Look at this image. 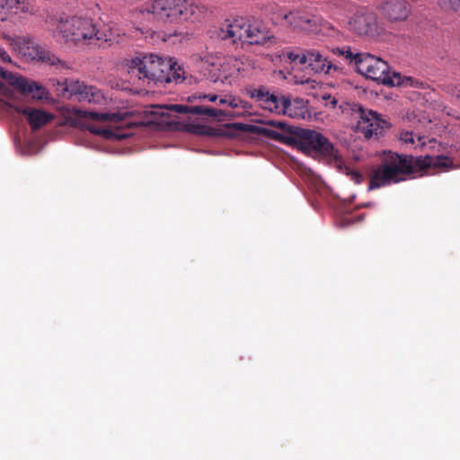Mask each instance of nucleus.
<instances>
[{"instance_id":"33","label":"nucleus","mask_w":460,"mask_h":460,"mask_svg":"<svg viewBox=\"0 0 460 460\" xmlns=\"http://www.w3.org/2000/svg\"><path fill=\"white\" fill-rule=\"evenodd\" d=\"M204 98L208 99L209 102H216L217 100V94H207V95H204Z\"/></svg>"},{"instance_id":"34","label":"nucleus","mask_w":460,"mask_h":460,"mask_svg":"<svg viewBox=\"0 0 460 460\" xmlns=\"http://www.w3.org/2000/svg\"><path fill=\"white\" fill-rule=\"evenodd\" d=\"M219 104L220 105H224V104H227L228 105V102H227V96L224 97V98H221L219 100Z\"/></svg>"},{"instance_id":"27","label":"nucleus","mask_w":460,"mask_h":460,"mask_svg":"<svg viewBox=\"0 0 460 460\" xmlns=\"http://www.w3.org/2000/svg\"><path fill=\"white\" fill-rule=\"evenodd\" d=\"M236 128H242V129H244L246 131H249V132H252V133H261V132H263V131H269L268 129H265V128H261L257 126H253V125H246V124H236Z\"/></svg>"},{"instance_id":"28","label":"nucleus","mask_w":460,"mask_h":460,"mask_svg":"<svg viewBox=\"0 0 460 460\" xmlns=\"http://www.w3.org/2000/svg\"><path fill=\"white\" fill-rule=\"evenodd\" d=\"M399 139L406 144H414V136L411 131H402Z\"/></svg>"},{"instance_id":"26","label":"nucleus","mask_w":460,"mask_h":460,"mask_svg":"<svg viewBox=\"0 0 460 460\" xmlns=\"http://www.w3.org/2000/svg\"><path fill=\"white\" fill-rule=\"evenodd\" d=\"M89 130L92 133L95 134V135L103 136L106 138H110L113 135L111 130L107 129V128H97V127H90Z\"/></svg>"},{"instance_id":"29","label":"nucleus","mask_w":460,"mask_h":460,"mask_svg":"<svg viewBox=\"0 0 460 460\" xmlns=\"http://www.w3.org/2000/svg\"><path fill=\"white\" fill-rule=\"evenodd\" d=\"M9 0H0V20L2 21H4L6 19L4 12H6Z\"/></svg>"},{"instance_id":"4","label":"nucleus","mask_w":460,"mask_h":460,"mask_svg":"<svg viewBox=\"0 0 460 460\" xmlns=\"http://www.w3.org/2000/svg\"><path fill=\"white\" fill-rule=\"evenodd\" d=\"M139 13L165 25L195 23L204 18L206 8L197 0H148L140 6Z\"/></svg>"},{"instance_id":"1","label":"nucleus","mask_w":460,"mask_h":460,"mask_svg":"<svg viewBox=\"0 0 460 460\" xmlns=\"http://www.w3.org/2000/svg\"><path fill=\"white\" fill-rule=\"evenodd\" d=\"M456 167L452 158L443 155L413 156L384 151L379 164L368 173V190L400 183L420 171L434 170V174Z\"/></svg>"},{"instance_id":"2","label":"nucleus","mask_w":460,"mask_h":460,"mask_svg":"<svg viewBox=\"0 0 460 460\" xmlns=\"http://www.w3.org/2000/svg\"><path fill=\"white\" fill-rule=\"evenodd\" d=\"M47 23L53 38L75 46L113 42L119 36L109 24L87 16L63 14L50 17Z\"/></svg>"},{"instance_id":"17","label":"nucleus","mask_w":460,"mask_h":460,"mask_svg":"<svg viewBox=\"0 0 460 460\" xmlns=\"http://www.w3.org/2000/svg\"><path fill=\"white\" fill-rule=\"evenodd\" d=\"M330 51L334 56L332 58L339 60L341 63L342 68L344 64L353 66L355 67L356 61L360 54L358 52L354 53L350 47L347 46L334 47L330 49Z\"/></svg>"},{"instance_id":"18","label":"nucleus","mask_w":460,"mask_h":460,"mask_svg":"<svg viewBox=\"0 0 460 460\" xmlns=\"http://www.w3.org/2000/svg\"><path fill=\"white\" fill-rule=\"evenodd\" d=\"M35 12V7L30 0H9V4L6 12H4V15L6 16L7 13L33 14Z\"/></svg>"},{"instance_id":"21","label":"nucleus","mask_w":460,"mask_h":460,"mask_svg":"<svg viewBox=\"0 0 460 460\" xmlns=\"http://www.w3.org/2000/svg\"><path fill=\"white\" fill-rule=\"evenodd\" d=\"M84 117L90 118L93 120H99V121H111V122H120L123 119V117L119 113H98L93 111H84Z\"/></svg>"},{"instance_id":"30","label":"nucleus","mask_w":460,"mask_h":460,"mask_svg":"<svg viewBox=\"0 0 460 460\" xmlns=\"http://www.w3.org/2000/svg\"><path fill=\"white\" fill-rule=\"evenodd\" d=\"M349 175L351 180H353L356 183H361L363 181V175L358 172H351Z\"/></svg>"},{"instance_id":"9","label":"nucleus","mask_w":460,"mask_h":460,"mask_svg":"<svg viewBox=\"0 0 460 460\" xmlns=\"http://www.w3.org/2000/svg\"><path fill=\"white\" fill-rule=\"evenodd\" d=\"M286 55L290 61L306 65L314 73L332 75L333 72L342 71L339 60L324 56L317 49H302L300 53L288 51Z\"/></svg>"},{"instance_id":"14","label":"nucleus","mask_w":460,"mask_h":460,"mask_svg":"<svg viewBox=\"0 0 460 460\" xmlns=\"http://www.w3.org/2000/svg\"><path fill=\"white\" fill-rule=\"evenodd\" d=\"M65 91L69 96H75L79 102L102 103L104 99L99 89L92 85H85L79 81L66 82Z\"/></svg>"},{"instance_id":"22","label":"nucleus","mask_w":460,"mask_h":460,"mask_svg":"<svg viewBox=\"0 0 460 460\" xmlns=\"http://www.w3.org/2000/svg\"><path fill=\"white\" fill-rule=\"evenodd\" d=\"M229 66L228 64L220 65V68H217L218 74L214 71L209 73V79L213 83L220 82L222 84H231V75L227 73L226 68Z\"/></svg>"},{"instance_id":"12","label":"nucleus","mask_w":460,"mask_h":460,"mask_svg":"<svg viewBox=\"0 0 460 460\" xmlns=\"http://www.w3.org/2000/svg\"><path fill=\"white\" fill-rule=\"evenodd\" d=\"M0 93L10 100L8 106L14 109L18 113L22 114L28 120L32 130H38L47 123H49L52 117L45 111L30 107L22 108L16 105L14 102L15 93L13 89L6 86L0 81Z\"/></svg>"},{"instance_id":"6","label":"nucleus","mask_w":460,"mask_h":460,"mask_svg":"<svg viewBox=\"0 0 460 460\" xmlns=\"http://www.w3.org/2000/svg\"><path fill=\"white\" fill-rule=\"evenodd\" d=\"M355 68L365 77L385 85L419 87L422 84L412 77H402L400 73L393 72L391 74L387 62L369 53L359 54Z\"/></svg>"},{"instance_id":"19","label":"nucleus","mask_w":460,"mask_h":460,"mask_svg":"<svg viewBox=\"0 0 460 460\" xmlns=\"http://www.w3.org/2000/svg\"><path fill=\"white\" fill-rule=\"evenodd\" d=\"M192 106H187L182 104H171V105H165V106H153L152 111H150L151 114L155 115V117H165L169 115V111H174L177 113H190L191 114Z\"/></svg>"},{"instance_id":"16","label":"nucleus","mask_w":460,"mask_h":460,"mask_svg":"<svg viewBox=\"0 0 460 460\" xmlns=\"http://www.w3.org/2000/svg\"><path fill=\"white\" fill-rule=\"evenodd\" d=\"M383 13L390 21H403L410 14V8L405 0H385L381 5Z\"/></svg>"},{"instance_id":"35","label":"nucleus","mask_w":460,"mask_h":460,"mask_svg":"<svg viewBox=\"0 0 460 460\" xmlns=\"http://www.w3.org/2000/svg\"><path fill=\"white\" fill-rule=\"evenodd\" d=\"M456 95L460 99V86L456 88Z\"/></svg>"},{"instance_id":"23","label":"nucleus","mask_w":460,"mask_h":460,"mask_svg":"<svg viewBox=\"0 0 460 460\" xmlns=\"http://www.w3.org/2000/svg\"><path fill=\"white\" fill-rule=\"evenodd\" d=\"M36 57L39 60L50 66H57L61 63V60L58 57L41 47H38L36 49Z\"/></svg>"},{"instance_id":"8","label":"nucleus","mask_w":460,"mask_h":460,"mask_svg":"<svg viewBox=\"0 0 460 460\" xmlns=\"http://www.w3.org/2000/svg\"><path fill=\"white\" fill-rule=\"evenodd\" d=\"M294 137L296 146L304 153L315 154L338 164L342 163L339 151L322 133L308 128H297Z\"/></svg>"},{"instance_id":"11","label":"nucleus","mask_w":460,"mask_h":460,"mask_svg":"<svg viewBox=\"0 0 460 460\" xmlns=\"http://www.w3.org/2000/svg\"><path fill=\"white\" fill-rule=\"evenodd\" d=\"M351 110L355 118L358 119V130L367 139H370L373 137H378L390 127V123L386 119H382L376 111L365 110L359 104H353Z\"/></svg>"},{"instance_id":"15","label":"nucleus","mask_w":460,"mask_h":460,"mask_svg":"<svg viewBox=\"0 0 460 460\" xmlns=\"http://www.w3.org/2000/svg\"><path fill=\"white\" fill-rule=\"evenodd\" d=\"M349 26L358 35L373 36L377 30L376 16L372 12L358 9L349 22Z\"/></svg>"},{"instance_id":"13","label":"nucleus","mask_w":460,"mask_h":460,"mask_svg":"<svg viewBox=\"0 0 460 460\" xmlns=\"http://www.w3.org/2000/svg\"><path fill=\"white\" fill-rule=\"evenodd\" d=\"M0 76L22 95L31 93L33 98L41 100L46 94L43 86L17 74L0 68Z\"/></svg>"},{"instance_id":"5","label":"nucleus","mask_w":460,"mask_h":460,"mask_svg":"<svg viewBox=\"0 0 460 460\" xmlns=\"http://www.w3.org/2000/svg\"><path fill=\"white\" fill-rule=\"evenodd\" d=\"M218 37L225 40H231L234 43L243 41L267 48L278 43V39L265 27L257 22H252L249 18L242 16L226 19L222 22L219 27Z\"/></svg>"},{"instance_id":"31","label":"nucleus","mask_w":460,"mask_h":460,"mask_svg":"<svg viewBox=\"0 0 460 460\" xmlns=\"http://www.w3.org/2000/svg\"><path fill=\"white\" fill-rule=\"evenodd\" d=\"M323 99L325 101H328V102H326V105H330L332 108H335L338 103L337 99L335 97L331 96L330 94L324 95Z\"/></svg>"},{"instance_id":"36","label":"nucleus","mask_w":460,"mask_h":460,"mask_svg":"<svg viewBox=\"0 0 460 460\" xmlns=\"http://www.w3.org/2000/svg\"><path fill=\"white\" fill-rule=\"evenodd\" d=\"M369 206H370V204L368 203V204L363 205L362 207H369Z\"/></svg>"},{"instance_id":"10","label":"nucleus","mask_w":460,"mask_h":460,"mask_svg":"<svg viewBox=\"0 0 460 460\" xmlns=\"http://www.w3.org/2000/svg\"><path fill=\"white\" fill-rule=\"evenodd\" d=\"M285 24L293 31L305 34H321L332 29L330 23L317 14L296 10L283 15Z\"/></svg>"},{"instance_id":"3","label":"nucleus","mask_w":460,"mask_h":460,"mask_svg":"<svg viewBox=\"0 0 460 460\" xmlns=\"http://www.w3.org/2000/svg\"><path fill=\"white\" fill-rule=\"evenodd\" d=\"M130 80H137L143 86L152 87L174 82L182 83L186 71L182 65L172 58H162L155 54H139L127 62Z\"/></svg>"},{"instance_id":"25","label":"nucleus","mask_w":460,"mask_h":460,"mask_svg":"<svg viewBox=\"0 0 460 460\" xmlns=\"http://www.w3.org/2000/svg\"><path fill=\"white\" fill-rule=\"evenodd\" d=\"M439 4L443 8L457 11L460 7V0H439Z\"/></svg>"},{"instance_id":"24","label":"nucleus","mask_w":460,"mask_h":460,"mask_svg":"<svg viewBox=\"0 0 460 460\" xmlns=\"http://www.w3.org/2000/svg\"><path fill=\"white\" fill-rule=\"evenodd\" d=\"M228 106L231 108L247 109L250 105L246 101H243L238 97L229 95L227 96Z\"/></svg>"},{"instance_id":"32","label":"nucleus","mask_w":460,"mask_h":460,"mask_svg":"<svg viewBox=\"0 0 460 460\" xmlns=\"http://www.w3.org/2000/svg\"><path fill=\"white\" fill-rule=\"evenodd\" d=\"M0 60L4 63H10L11 58L10 56L0 47Z\"/></svg>"},{"instance_id":"7","label":"nucleus","mask_w":460,"mask_h":460,"mask_svg":"<svg viewBox=\"0 0 460 460\" xmlns=\"http://www.w3.org/2000/svg\"><path fill=\"white\" fill-rule=\"evenodd\" d=\"M244 93L264 110L276 114H282L290 118L304 117V107L301 102L296 100L291 101L289 97L282 94L271 93L267 87L261 85L259 88L247 86Z\"/></svg>"},{"instance_id":"20","label":"nucleus","mask_w":460,"mask_h":460,"mask_svg":"<svg viewBox=\"0 0 460 460\" xmlns=\"http://www.w3.org/2000/svg\"><path fill=\"white\" fill-rule=\"evenodd\" d=\"M191 114L213 117L219 119L221 118L232 117V114L226 111L199 105L192 106Z\"/></svg>"}]
</instances>
